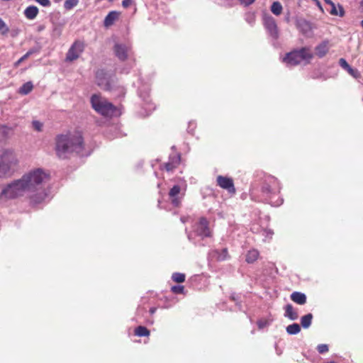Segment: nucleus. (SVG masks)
<instances>
[{
    "instance_id": "f257e3e1",
    "label": "nucleus",
    "mask_w": 363,
    "mask_h": 363,
    "mask_svg": "<svg viewBox=\"0 0 363 363\" xmlns=\"http://www.w3.org/2000/svg\"><path fill=\"white\" fill-rule=\"evenodd\" d=\"M48 179V174L43 169L30 170L20 179L3 186L0 191V200L7 201L26 196L32 204H38L47 196L44 183Z\"/></svg>"
},
{
    "instance_id": "f03ea898",
    "label": "nucleus",
    "mask_w": 363,
    "mask_h": 363,
    "mask_svg": "<svg viewBox=\"0 0 363 363\" xmlns=\"http://www.w3.org/2000/svg\"><path fill=\"white\" fill-rule=\"evenodd\" d=\"M83 149V139L79 132L58 135L55 138V152L60 158H67L72 152Z\"/></svg>"
},
{
    "instance_id": "7ed1b4c3",
    "label": "nucleus",
    "mask_w": 363,
    "mask_h": 363,
    "mask_svg": "<svg viewBox=\"0 0 363 363\" xmlns=\"http://www.w3.org/2000/svg\"><path fill=\"white\" fill-rule=\"evenodd\" d=\"M17 163V157L12 150H6L0 154V178L11 176Z\"/></svg>"
},
{
    "instance_id": "20e7f679",
    "label": "nucleus",
    "mask_w": 363,
    "mask_h": 363,
    "mask_svg": "<svg viewBox=\"0 0 363 363\" xmlns=\"http://www.w3.org/2000/svg\"><path fill=\"white\" fill-rule=\"evenodd\" d=\"M313 57V55L308 48H303L289 52L283 59V62L289 67L295 66L306 60L308 61Z\"/></svg>"
},
{
    "instance_id": "39448f33",
    "label": "nucleus",
    "mask_w": 363,
    "mask_h": 363,
    "mask_svg": "<svg viewBox=\"0 0 363 363\" xmlns=\"http://www.w3.org/2000/svg\"><path fill=\"white\" fill-rule=\"evenodd\" d=\"M92 108L99 113L104 116H111L114 114L116 108L114 106L102 99L99 94H94L91 97Z\"/></svg>"
},
{
    "instance_id": "423d86ee",
    "label": "nucleus",
    "mask_w": 363,
    "mask_h": 363,
    "mask_svg": "<svg viewBox=\"0 0 363 363\" xmlns=\"http://www.w3.org/2000/svg\"><path fill=\"white\" fill-rule=\"evenodd\" d=\"M96 82L99 86L107 91H111L115 86L114 79L103 69L96 72Z\"/></svg>"
},
{
    "instance_id": "0eeeda50",
    "label": "nucleus",
    "mask_w": 363,
    "mask_h": 363,
    "mask_svg": "<svg viewBox=\"0 0 363 363\" xmlns=\"http://www.w3.org/2000/svg\"><path fill=\"white\" fill-rule=\"evenodd\" d=\"M85 48V44L82 40H76L71 45L66 54V62H73L77 60Z\"/></svg>"
},
{
    "instance_id": "6e6552de",
    "label": "nucleus",
    "mask_w": 363,
    "mask_h": 363,
    "mask_svg": "<svg viewBox=\"0 0 363 363\" xmlns=\"http://www.w3.org/2000/svg\"><path fill=\"white\" fill-rule=\"evenodd\" d=\"M264 24L269 35L273 38L277 39L279 35V32L274 18L272 16L264 17Z\"/></svg>"
},
{
    "instance_id": "1a4fd4ad",
    "label": "nucleus",
    "mask_w": 363,
    "mask_h": 363,
    "mask_svg": "<svg viewBox=\"0 0 363 363\" xmlns=\"http://www.w3.org/2000/svg\"><path fill=\"white\" fill-rule=\"evenodd\" d=\"M217 184L220 188L226 189L230 194L235 193L234 183L231 178L223 176H218Z\"/></svg>"
},
{
    "instance_id": "9d476101",
    "label": "nucleus",
    "mask_w": 363,
    "mask_h": 363,
    "mask_svg": "<svg viewBox=\"0 0 363 363\" xmlns=\"http://www.w3.org/2000/svg\"><path fill=\"white\" fill-rule=\"evenodd\" d=\"M208 223L204 218H201L196 228V233L199 236L206 238L211 236V230L208 226Z\"/></svg>"
},
{
    "instance_id": "9b49d317",
    "label": "nucleus",
    "mask_w": 363,
    "mask_h": 363,
    "mask_svg": "<svg viewBox=\"0 0 363 363\" xmlns=\"http://www.w3.org/2000/svg\"><path fill=\"white\" fill-rule=\"evenodd\" d=\"M180 186L179 185H174L169 192V196L171 199V202L175 207H178L181 204L183 194L180 195Z\"/></svg>"
},
{
    "instance_id": "f8f14e48",
    "label": "nucleus",
    "mask_w": 363,
    "mask_h": 363,
    "mask_svg": "<svg viewBox=\"0 0 363 363\" xmlns=\"http://www.w3.org/2000/svg\"><path fill=\"white\" fill-rule=\"evenodd\" d=\"M296 26L303 35L307 37H311L313 35V26L310 22L304 19H300L297 21Z\"/></svg>"
},
{
    "instance_id": "ddd939ff",
    "label": "nucleus",
    "mask_w": 363,
    "mask_h": 363,
    "mask_svg": "<svg viewBox=\"0 0 363 363\" xmlns=\"http://www.w3.org/2000/svg\"><path fill=\"white\" fill-rule=\"evenodd\" d=\"M330 48V42L328 40H323L315 48V53L319 58L326 55Z\"/></svg>"
},
{
    "instance_id": "4468645a",
    "label": "nucleus",
    "mask_w": 363,
    "mask_h": 363,
    "mask_svg": "<svg viewBox=\"0 0 363 363\" xmlns=\"http://www.w3.org/2000/svg\"><path fill=\"white\" fill-rule=\"evenodd\" d=\"M128 50V47L123 44L116 43L114 46L115 54L121 60H125L127 58Z\"/></svg>"
},
{
    "instance_id": "2eb2a0df",
    "label": "nucleus",
    "mask_w": 363,
    "mask_h": 363,
    "mask_svg": "<svg viewBox=\"0 0 363 363\" xmlns=\"http://www.w3.org/2000/svg\"><path fill=\"white\" fill-rule=\"evenodd\" d=\"M291 299L299 305H303L306 302V296L303 293L295 291L291 294Z\"/></svg>"
},
{
    "instance_id": "dca6fc26",
    "label": "nucleus",
    "mask_w": 363,
    "mask_h": 363,
    "mask_svg": "<svg viewBox=\"0 0 363 363\" xmlns=\"http://www.w3.org/2000/svg\"><path fill=\"white\" fill-rule=\"evenodd\" d=\"M119 13L116 11H111L106 16L104 19V26L106 27H109L113 24L115 21L118 18Z\"/></svg>"
},
{
    "instance_id": "f3484780",
    "label": "nucleus",
    "mask_w": 363,
    "mask_h": 363,
    "mask_svg": "<svg viewBox=\"0 0 363 363\" xmlns=\"http://www.w3.org/2000/svg\"><path fill=\"white\" fill-rule=\"evenodd\" d=\"M284 315L291 320H295L298 318V313L294 311L292 305L291 304H287L286 306Z\"/></svg>"
},
{
    "instance_id": "a211bd4d",
    "label": "nucleus",
    "mask_w": 363,
    "mask_h": 363,
    "mask_svg": "<svg viewBox=\"0 0 363 363\" xmlns=\"http://www.w3.org/2000/svg\"><path fill=\"white\" fill-rule=\"evenodd\" d=\"M38 13V9L35 6L27 7L24 11L26 17L28 19H34Z\"/></svg>"
},
{
    "instance_id": "6ab92c4d",
    "label": "nucleus",
    "mask_w": 363,
    "mask_h": 363,
    "mask_svg": "<svg viewBox=\"0 0 363 363\" xmlns=\"http://www.w3.org/2000/svg\"><path fill=\"white\" fill-rule=\"evenodd\" d=\"M330 13L333 16H339L340 17H342L345 14V11L343 7L338 4L337 6H335V4L333 3L332 5H330Z\"/></svg>"
},
{
    "instance_id": "aec40b11",
    "label": "nucleus",
    "mask_w": 363,
    "mask_h": 363,
    "mask_svg": "<svg viewBox=\"0 0 363 363\" xmlns=\"http://www.w3.org/2000/svg\"><path fill=\"white\" fill-rule=\"evenodd\" d=\"M313 315L308 313L301 318V324L303 328H308L312 323Z\"/></svg>"
},
{
    "instance_id": "412c9836",
    "label": "nucleus",
    "mask_w": 363,
    "mask_h": 363,
    "mask_svg": "<svg viewBox=\"0 0 363 363\" xmlns=\"http://www.w3.org/2000/svg\"><path fill=\"white\" fill-rule=\"evenodd\" d=\"M269 183L275 184L277 183V181L274 178H270L269 180V183L264 184V186H262V191L267 194L275 193V189L274 187H272Z\"/></svg>"
},
{
    "instance_id": "4be33fe9",
    "label": "nucleus",
    "mask_w": 363,
    "mask_h": 363,
    "mask_svg": "<svg viewBox=\"0 0 363 363\" xmlns=\"http://www.w3.org/2000/svg\"><path fill=\"white\" fill-rule=\"evenodd\" d=\"M259 256V252L257 250H251L248 251L246 255V262L248 263H252L257 260Z\"/></svg>"
},
{
    "instance_id": "5701e85b",
    "label": "nucleus",
    "mask_w": 363,
    "mask_h": 363,
    "mask_svg": "<svg viewBox=\"0 0 363 363\" xmlns=\"http://www.w3.org/2000/svg\"><path fill=\"white\" fill-rule=\"evenodd\" d=\"M33 89V85L31 82H28L22 85L19 89V94L26 95L29 94Z\"/></svg>"
},
{
    "instance_id": "b1692460",
    "label": "nucleus",
    "mask_w": 363,
    "mask_h": 363,
    "mask_svg": "<svg viewBox=\"0 0 363 363\" xmlns=\"http://www.w3.org/2000/svg\"><path fill=\"white\" fill-rule=\"evenodd\" d=\"M286 330L289 335H296L301 331V327L298 323H293L288 325Z\"/></svg>"
},
{
    "instance_id": "393cba45",
    "label": "nucleus",
    "mask_w": 363,
    "mask_h": 363,
    "mask_svg": "<svg viewBox=\"0 0 363 363\" xmlns=\"http://www.w3.org/2000/svg\"><path fill=\"white\" fill-rule=\"evenodd\" d=\"M135 334L138 337H147L150 335V331L144 326H138L135 330Z\"/></svg>"
},
{
    "instance_id": "a878e982",
    "label": "nucleus",
    "mask_w": 363,
    "mask_h": 363,
    "mask_svg": "<svg viewBox=\"0 0 363 363\" xmlns=\"http://www.w3.org/2000/svg\"><path fill=\"white\" fill-rule=\"evenodd\" d=\"M271 11L276 16L280 15L282 11L281 4L279 1L274 2L271 6Z\"/></svg>"
},
{
    "instance_id": "bb28decb",
    "label": "nucleus",
    "mask_w": 363,
    "mask_h": 363,
    "mask_svg": "<svg viewBox=\"0 0 363 363\" xmlns=\"http://www.w3.org/2000/svg\"><path fill=\"white\" fill-rule=\"evenodd\" d=\"M172 279L175 282L182 283L185 281V274L182 273L176 272L172 274Z\"/></svg>"
},
{
    "instance_id": "cd10ccee",
    "label": "nucleus",
    "mask_w": 363,
    "mask_h": 363,
    "mask_svg": "<svg viewBox=\"0 0 363 363\" xmlns=\"http://www.w3.org/2000/svg\"><path fill=\"white\" fill-rule=\"evenodd\" d=\"M78 3L79 0H66L64 4V7L66 9L69 10L76 6Z\"/></svg>"
},
{
    "instance_id": "c85d7f7f",
    "label": "nucleus",
    "mask_w": 363,
    "mask_h": 363,
    "mask_svg": "<svg viewBox=\"0 0 363 363\" xmlns=\"http://www.w3.org/2000/svg\"><path fill=\"white\" fill-rule=\"evenodd\" d=\"M32 127L38 132H41L43 128V123L39 121L34 120L32 122Z\"/></svg>"
},
{
    "instance_id": "c756f323",
    "label": "nucleus",
    "mask_w": 363,
    "mask_h": 363,
    "mask_svg": "<svg viewBox=\"0 0 363 363\" xmlns=\"http://www.w3.org/2000/svg\"><path fill=\"white\" fill-rule=\"evenodd\" d=\"M33 53V50H29L24 55H23L18 61L15 62V67H18L20 65L21 62L28 59L32 54Z\"/></svg>"
},
{
    "instance_id": "7c9ffc66",
    "label": "nucleus",
    "mask_w": 363,
    "mask_h": 363,
    "mask_svg": "<svg viewBox=\"0 0 363 363\" xmlns=\"http://www.w3.org/2000/svg\"><path fill=\"white\" fill-rule=\"evenodd\" d=\"M8 134V128L6 126L0 125V141L4 140Z\"/></svg>"
},
{
    "instance_id": "2f4dec72",
    "label": "nucleus",
    "mask_w": 363,
    "mask_h": 363,
    "mask_svg": "<svg viewBox=\"0 0 363 363\" xmlns=\"http://www.w3.org/2000/svg\"><path fill=\"white\" fill-rule=\"evenodd\" d=\"M347 72L351 75L355 79H358L359 77H360V73L359 72V71L356 69H353L352 67H350L348 70H347Z\"/></svg>"
},
{
    "instance_id": "473e14b6",
    "label": "nucleus",
    "mask_w": 363,
    "mask_h": 363,
    "mask_svg": "<svg viewBox=\"0 0 363 363\" xmlns=\"http://www.w3.org/2000/svg\"><path fill=\"white\" fill-rule=\"evenodd\" d=\"M184 288L183 286H173L172 287V291L174 294H183L184 293Z\"/></svg>"
},
{
    "instance_id": "72a5a7b5",
    "label": "nucleus",
    "mask_w": 363,
    "mask_h": 363,
    "mask_svg": "<svg viewBox=\"0 0 363 363\" xmlns=\"http://www.w3.org/2000/svg\"><path fill=\"white\" fill-rule=\"evenodd\" d=\"M339 65L347 71L351 67L344 58H340L339 60Z\"/></svg>"
},
{
    "instance_id": "f704fd0d",
    "label": "nucleus",
    "mask_w": 363,
    "mask_h": 363,
    "mask_svg": "<svg viewBox=\"0 0 363 363\" xmlns=\"http://www.w3.org/2000/svg\"><path fill=\"white\" fill-rule=\"evenodd\" d=\"M319 353L323 354L328 351V346L325 344L319 345L317 347Z\"/></svg>"
},
{
    "instance_id": "c9c22d12",
    "label": "nucleus",
    "mask_w": 363,
    "mask_h": 363,
    "mask_svg": "<svg viewBox=\"0 0 363 363\" xmlns=\"http://www.w3.org/2000/svg\"><path fill=\"white\" fill-rule=\"evenodd\" d=\"M164 167L167 172L172 171L176 167L175 164L169 161L168 162L164 163Z\"/></svg>"
},
{
    "instance_id": "e433bc0d",
    "label": "nucleus",
    "mask_w": 363,
    "mask_h": 363,
    "mask_svg": "<svg viewBox=\"0 0 363 363\" xmlns=\"http://www.w3.org/2000/svg\"><path fill=\"white\" fill-rule=\"evenodd\" d=\"M9 31V28L6 23L0 18V32L6 33Z\"/></svg>"
},
{
    "instance_id": "4c0bfd02",
    "label": "nucleus",
    "mask_w": 363,
    "mask_h": 363,
    "mask_svg": "<svg viewBox=\"0 0 363 363\" xmlns=\"http://www.w3.org/2000/svg\"><path fill=\"white\" fill-rule=\"evenodd\" d=\"M169 162L174 163L175 167H177V165L179 164L180 162V155L178 154L176 156L171 157L169 158Z\"/></svg>"
},
{
    "instance_id": "58836bf2",
    "label": "nucleus",
    "mask_w": 363,
    "mask_h": 363,
    "mask_svg": "<svg viewBox=\"0 0 363 363\" xmlns=\"http://www.w3.org/2000/svg\"><path fill=\"white\" fill-rule=\"evenodd\" d=\"M36 1L43 6H50L51 4L50 0H36Z\"/></svg>"
},
{
    "instance_id": "ea45409f",
    "label": "nucleus",
    "mask_w": 363,
    "mask_h": 363,
    "mask_svg": "<svg viewBox=\"0 0 363 363\" xmlns=\"http://www.w3.org/2000/svg\"><path fill=\"white\" fill-rule=\"evenodd\" d=\"M268 324L269 323H268V322L267 320H259L257 322L258 327L260 329H262V328H265L266 326L268 325Z\"/></svg>"
},
{
    "instance_id": "a19ab883",
    "label": "nucleus",
    "mask_w": 363,
    "mask_h": 363,
    "mask_svg": "<svg viewBox=\"0 0 363 363\" xmlns=\"http://www.w3.org/2000/svg\"><path fill=\"white\" fill-rule=\"evenodd\" d=\"M239 1L241 4L245 6H250L255 1V0H239Z\"/></svg>"
},
{
    "instance_id": "79ce46f5",
    "label": "nucleus",
    "mask_w": 363,
    "mask_h": 363,
    "mask_svg": "<svg viewBox=\"0 0 363 363\" xmlns=\"http://www.w3.org/2000/svg\"><path fill=\"white\" fill-rule=\"evenodd\" d=\"M273 235V232L271 230H264L263 235L265 236L266 238H271Z\"/></svg>"
},
{
    "instance_id": "37998d69",
    "label": "nucleus",
    "mask_w": 363,
    "mask_h": 363,
    "mask_svg": "<svg viewBox=\"0 0 363 363\" xmlns=\"http://www.w3.org/2000/svg\"><path fill=\"white\" fill-rule=\"evenodd\" d=\"M133 4V0H123L122 1V5L124 8H128Z\"/></svg>"
},
{
    "instance_id": "c03bdc74",
    "label": "nucleus",
    "mask_w": 363,
    "mask_h": 363,
    "mask_svg": "<svg viewBox=\"0 0 363 363\" xmlns=\"http://www.w3.org/2000/svg\"><path fill=\"white\" fill-rule=\"evenodd\" d=\"M227 254H228L227 250L223 249L222 254L220 255V259H225L227 257Z\"/></svg>"
},
{
    "instance_id": "a18cd8bd",
    "label": "nucleus",
    "mask_w": 363,
    "mask_h": 363,
    "mask_svg": "<svg viewBox=\"0 0 363 363\" xmlns=\"http://www.w3.org/2000/svg\"><path fill=\"white\" fill-rule=\"evenodd\" d=\"M325 2L328 4V5H332L333 4V2L331 1V0H324Z\"/></svg>"
},
{
    "instance_id": "49530a36",
    "label": "nucleus",
    "mask_w": 363,
    "mask_h": 363,
    "mask_svg": "<svg viewBox=\"0 0 363 363\" xmlns=\"http://www.w3.org/2000/svg\"><path fill=\"white\" fill-rule=\"evenodd\" d=\"M155 311H156V308H151L150 309V312L151 314H153Z\"/></svg>"
},
{
    "instance_id": "de8ad7c7",
    "label": "nucleus",
    "mask_w": 363,
    "mask_h": 363,
    "mask_svg": "<svg viewBox=\"0 0 363 363\" xmlns=\"http://www.w3.org/2000/svg\"><path fill=\"white\" fill-rule=\"evenodd\" d=\"M359 4H360V6H361L362 7V9H363V0H361V1H360V2H359Z\"/></svg>"
},
{
    "instance_id": "09e8293b",
    "label": "nucleus",
    "mask_w": 363,
    "mask_h": 363,
    "mask_svg": "<svg viewBox=\"0 0 363 363\" xmlns=\"http://www.w3.org/2000/svg\"><path fill=\"white\" fill-rule=\"evenodd\" d=\"M281 203H282V201H280L279 202H277L276 203L277 206H279Z\"/></svg>"
},
{
    "instance_id": "8fccbe9b",
    "label": "nucleus",
    "mask_w": 363,
    "mask_h": 363,
    "mask_svg": "<svg viewBox=\"0 0 363 363\" xmlns=\"http://www.w3.org/2000/svg\"><path fill=\"white\" fill-rule=\"evenodd\" d=\"M188 238H189V240H191V235H188Z\"/></svg>"
},
{
    "instance_id": "3c124183",
    "label": "nucleus",
    "mask_w": 363,
    "mask_h": 363,
    "mask_svg": "<svg viewBox=\"0 0 363 363\" xmlns=\"http://www.w3.org/2000/svg\"><path fill=\"white\" fill-rule=\"evenodd\" d=\"M182 222H184V219L183 218H181Z\"/></svg>"
}]
</instances>
